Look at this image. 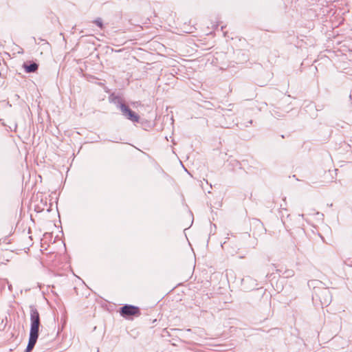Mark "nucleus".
<instances>
[{"label":"nucleus","mask_w":352,"mask_h":352,"mask_svg":"<svg viewBox=\"0 0 352 352\" xmlns=\"http://www.w3.org/2000/svg\"><path fill=\"white\" fill-rule=\"evenodd\" d=\"M38 69V65L32 63L30 65L25 66V71L27 72H34Z\"/></svg>","instance_id":"39448f33"},{"label":"nucleus","mask_w":352,"mask_h":352,"mask_svg":"<svg viewBox=\"0 0 352 352\" xmlns=\"http://www.w3.org/2000/svg\"><path fill=\"white\" fill-rule=\"evenodd\" d=\"M121 314L123 316H133L139 314V309L132 305H125L122 307Z\"/></svg>","instance_id":"20e7f679"},{"label":"nucleus","mask_w":352,"mask_h":352,"mask_svg":"<svg viewBox=\"0 0 352 352\" xmlns=\"http://www.w3.org/2000/svg\"><path fill=\"white\" fill-rule=\"evenodd\" d=\"M40 324V317L37 309L34 307H31L30 309V331L28 344L26 348V352H30L34 348L38 337V329Z\"/></svg>","instance_id":"f257e3e1"},{"label":"nucleus","mask_w":352,"mask_h":352,"mask_svg":"<svg viewBox=\"0 0 352 352\" xmlns=\"http://www.w3.org/2000/svg\"><path fill=\"white\" fill-rule=\"evenodd\" d=\"M40 324V317L37 309L34 307H31L30 309V331L28 344L26 348V352H30L34 348L38 337V329Z\"/></svg>","instance_id":"f03ea898"},{"label":"nucleus","mask_w":352,"mask_h":352,"mask_svg":"<svg viewBox=\"0 0 352 352\" xmlns=\"http://www.w3.org/2000/svg\"><path fill=\"white\" fill-rule=\"evenodd\" d=\"M122 114L125 116L129 120L138 122L139 121V116L133 112L128 107L124 104L120 106Z\"/></svg>","instance_id":"7ed1b4c3"},{"label":"nucleus","mask_w":352,"mask_h":352,"mask_svg":"<svg viewBox=\"0 0 352 352\" xmlns=\"http://www.w3.org/2000/svg\"><path fill=\"white\" fill-rule=\"evenodd\" d=\"M95 23H96V25L98 26H99L100 28H102V21L100 19H97L95 21Z\"/></svg>","instance_id":"423d86ee"}]
</instances>
